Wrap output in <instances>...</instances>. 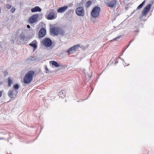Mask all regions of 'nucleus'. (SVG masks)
Wrapping results in <instances>:
<instances>
[{
  "label": "nucleus",
  "mask_w": 154,
  "mask_h": 154,
  "mask_svg": "<svg viewBox=\"0 0 154 154\" xmlns=\"http://www.w3.org/2000/svg\"><path fill=\"white\" fill-rule=\"evenodd\" d=\"M19 37L20 39L23 40V41L25 43H26V42H27V40L25 39V36L23 33H21Z\"/></svg>",
  "instance_id": "16"
},
{
  "label": "nucleus",
  "mask_w": 154,
  "mask_h": 154,
  "mask_svg": "<svg viewBox=\"0 0 154 154\" xmlns=\"http://www.w3.org/2000/svg\"><path fill=\"white\" fill-rule=\"evenodd\" d=\"M68 8V6H66L59 8L57 10V12L58 13H62L65 11Z\"/></svg>",
  "instance_id": "12"
},
{
  "label": "nucleus",
  "mask_w": 154,
  "mask_h": 154,
  "mask_svg": "<svg viewBox=\"0 0 154 154\" xmlns=\"http://www.w3.org/2000/svg\"><path fill=\"white\" fill-rule=\"evenodd\" d=\"M57 17L56 11L53 10L51 9L49 13L47 16V18L48 20H53L55 19Z\"/></svg>",
  "instance_id": "6"
},
{
  "label": "nucleus",
  "mask_w": 154,
  "mask_h": 154,
  "mask_svg": "<svg viewBox=\"0 0 154 154\" xmlns=\"http://www.w3.org/2000/svg\"><path fill=\"white\" fill-rule=\"evenodd\" d=\"M118 58H117L116 59V60L115 61V64H116L117 63H118Z\"/></svg>",
  "instance_id": "28"
},
{
  "label": "nucleus",
  "mask_w": 154,
  "mask_h": 154,
  "mask_svg": "<svg viewBox=\"0 0 154 154\" xmlns=\"http://www.w3.org/2000/svg\"><path fill=\"white\" fill-rule=\"evenodd\" d=\"M42 43L45 47H50L52 45V42L50 39L46 38L42 40Z\"/></svg>",
  "instance_id": "3"
},
{
  "label": "nucleus",
  "mask_w": 154,
  "mask_h": 154,
  "mask_svg": "<svg viewBox=\"0 0 154 154\" xmlns=\"http://www.w3.org/2000/svg\"><path fill=\"white\" fill-rule=\"evenodd\" d=\"M18 91L17 90H9L8 93V96L11 98L14 99L17 94Z\"/></svg>",
  "instance_id": "5"
},
{
  "label": "nucleus",
  "mask_w": 154,
  "mask_h": 154,
  "mask_svg": "<svg viewBox=\"0 0 154 154\" xmlns=\"http://www.w3.org/2000/svg\"><path fill=\"white\" fill-rule=\"evenodd\" d=\"M15 10V9L14 8H11V9L10 10V12L11 13H14Z\"/></svg>",
  "instance_id": "24"
},
{
  "label": "nucleus",
  "mask_w": 154,
  "mask_h": 154,
  "mask_svg": "<svg viewBox=\"0 0 154 154\" xmlns=\"http://www.w3.org/2000/svg\"><path fill=\"white\" fill-rule=\"evenodd\" d=\"M91 1H88L86 3V7L87 8L89 7L91 5Z\"/></svg>",
  "instance_id": "20"
},
{
  "label": "nucleus",
  "mask_w": 154,
  "mask_h": 154,
  "mask_svg": "<svg viewBox=\"0 0 154 154\" xmlns=\"http://www.w3.org/2000/svg\"><path fill=\"white\" fill-rule=\"evenodd\" d=\"M6 8L8 9H10L11 7V6L9 4H7L6 5Z\"/></svg>",
  "instance_id": "25"
},
{
  "label": "nucleus",
  "mask_w": 154,
  "mask_h": 154,
  "mask_svg": "<svg viewBox=\"0 0 154 154\" xmlns=\"http://www.w3.org/2000/svg\"><path fill=\"white\" fill-rule=\"evenodd\" d=\"M39 15L35 14L33 15L29 18V21L31 23H33L37 21V19Z\"/></svg>",
  "instance_id": "11"
},
{
  "label": "nucleus",
  "mask_w": 154,
  "mask_h": 154,
  "mask_svg": "<svg viewBox=\"0 0 154 154\" xmlns=\"http://www.w3.org/2000/svg\"><path fill=\"white\" fill-rule=\"evenodd\" d=\"M125 64L124 63H123V64H124V65L125 66H128V65H126V64L124 62Z\"/></svg>",
  "instance_id": "32"
},
{
  "label": "nucleus",
  "mask_w": 154,
  "mask_h": 154,
  "mask_svg": "<svg viewBox=\"0 0 154 154\" xmlns=\"http://www.w3.org/2000/svg\"><path fill=\"white\" fill-rule=\"evenodd\" d=\"M76 14L79 16H83L85 14V11L83 7H79L75 10Z\"/></svg>",
  "instance_id": "8"
},
{
  "label": "nucleus",
  "mask_w": 154,
  "mask_h": 154,
  "mask_svg": "<svg viewBox=\"0 0 154 154\" xmlns=\"http://www.w3.org/2000/svg\"><path fill=\"white\" fill-rule=\"evenodd\" d=\"M37 42L35 40H34L32 42H31L29 45L32 47H33L34 50L36 49L37 47Z\"/></svg>",
  "instance_id": "15"
},
{
  "label": "nucleus",
  "mask_w": 154,
  "mask_h": 154,
  "mask_svg": "<svg viewBox=\"0 0 154 154\" xmlns=\"http://www.w3.org/2000/svg\"><path fill=\"white\" fill-rule=\"evenodd\" d=\"M46 33V29L44 28H42L40 29L39 32V36L41 37H44Z\"/></svg>",
  "instance_id": "13"
},
{
  "label": "nucleus",
  "mask_w": 154,
  "mask_h": 154,
  "mask_svg": "<svg viewBox=\"0 0 154 154\" xmlns=\"http://www.w3.org/2000/svg\"><path fill=\"white\" fill-rule=\"evenodd\" d=\"M133 41V39L131 41L130 43H131V42H132Z\"/></svg>",
  "instance_id": "34"
},
{
  "label": "nucleus",
  "mask_w": 154,
  "mask_h": 154,
  "mask_svg": "<svg viewBox=\"0 0 154 154\" xmlns=\"http://www.w3.org/2000/svg\"><path fill=\"white\" fill-rule=\"evenodd\" d=\"M34 72L33 71L28 72L23 78V82L25 84H29L32 81Z\"/></svg>",
  "instance_id": "1"
},
{
  "label": "nucleus",
  "mask_w": 154,
  "mask_h": 154,
  "mask_svg": "<svg viewBox=\"0 0 154 154\" xmlns=\"http://www.w3.org/2000/svg\"><path fill=\"white\" fill-rule=\"evenodd\" d=\"M2 95V92L1 91H0V97H1V96Z\"/></svg>",
  "instance_id": "30"
},
{
  "label": "nucleus",
  "mask_w": 154,
  "mask_h": 154,
  "mask_svg": "<svg viewBox=\"0 0 154 154\" xmlns=\"http://www.w3.org/2000/svg\"><path fill=\"white\" fill-rule=\"evenodd\" d=\"M80 45H78L72 47L67 50L66 52L68 54L73 53L75 51H76L80 47Z\"/></svg>",
  "instance_id": "9"
},
{
  "label": "nucleus",
  "mask_w": 154,
  "mask_h": 154,
  "mask_svg": "<svg viewBox=\"0 0 154 154\" xmlns=\"http://www.w3.org/2000/svg\"><path fill=\"white\" fill-rule=\"evenodd\" d=\"M50 64H51L52 65L55 66V67H57L59 66V65L58 63L54 61H51L50 62Z\"/></svg>",
  "instance_id": "17"
},
{
  "label": "nucleus",
  "mask_w": 154,
  "mask_h": 154,
  "mask_svg": "<svg viewBox=\"0 0 154 154\" xmlns=\"http://www.w3.org/2000/svg\"><path fill=\"white\" fill-rule=\"evenodd\" d=\"M50 32L51 34L54 35H57L59 34V28L56 27L53 25H51L50 27Z\"/></svg>",
  "instance_id": "4"
},
{
  "label": "nucleus",
  "mask_w": 154,
  "mask_h": 154,
  "mask_svg": "<svg viewBox=\"0 0 154 154\" xmlns=\"http://www.w3.org/2000/svg\"><path fill=\"white\" fill-rule=\"evenodd\" d=\"M145 3V1H143L142 3L140 4L137 7V9H139L141 8Z\"/></svg>",
  "instance_id": "22"
},
{
  "label": "nucleus",
  "mask_w": 154,
  "mask_h": 154,
  "mask_svg": "<svg viewBox=\"0 0 154 154\" xmlns=\"http://www.w3.org/2000/svg\"><path fill=\"white\" fill-rule=\"evenodd\" d=\"M121 60L124 61V59H122V58L121 57L119 58Z\"/></svg>",
  "instance_id": "31"
},
{
  "label": "nucleus",
  "mask_w": 154,
  "mask_h": 154,
  "mask_svg": "<svg viewBox=\"0 0 154 154\" xmlns=\"http://www.w3.org/2000/svg\"><path fill=\"white\" fill-rule=\"evenodd\" d=\"M151 6V4H148L145 7L143 10L142 12L143 16H145L147 14V12L149 11Z\"/></svg>",
  "instance_id": "10"
},
{
  "label": "nucleus",
  "mask_w": 154,
  "mask_h": 154,
  "mask_svg": "<svg viewBox=\"0 0 154 154\" xmlns=\"http://www.w3.org/2000/svg\"><path fill=\"white\" fill-rule=\"evenodd\" d=\"M8 86H11V85L12 83V80L10 78H8Z\"/></svg>",
  "instance_id": "21"
},
{
  "label": "nucleus",
  "mask_w": 154,
  "mask_h": 154,
  "mask_svg": "<svg viewBox=\"0 0 154 154\" xmlns=\"http://www.w3.org/2000/svg\"><path fill=\"white\" fill-rule=\"evenodd\" d=\"M61 35H63L64 34V32L63 30L59 28V34Z\"/></svg>",
  "instance_id": "19"
},
{
  "label": "nucleus",
  "mask_w": 154,
  "mask_h": 154,
  "mask_svg": "<svg viewBox=\"0 0 154 154\" xmlns=\"http://www.w3.org/2000/svg\"><path fill=\"white\" fill-rule=\"evenodd\" d=\"M27 27L29 29V28H30V26H29V25H27Z\"/></svg>",
  "instance_id": "29"
},
{
  "label": "nucleus",
  "mask_w": 154,
  "mask_h": 154,
  "mask_svg": "<svg viewBox=\"0 0 154 154\" xmlns=\"http://www.w3.org/2000/svg\"><path fill=\"white\" fill-rule=\"evenodd\" d=\"M117 3V0H109V2L107 3L106 4L108 7L112 8L114 7L116 8Z\"/></svg>",
  "instance_id": "7"
},
{
  "label": "nucleus",
  "mask_w": 154,
  "mask_h": 154,
  "mask_svg": "<svg viewBox=\"0 0 154 154\" xmlns=\"http://www.w3.org/2000/svg\"><path fill=\"white\" fill-rule=\"evenodd\" d=\"M121 35H119L117 37L115 38H114L113 40L114 41H116V39L117 38L119 39L121 37Z\"/></svg>",
  "instance_id": "26"
},
{
  "label": "nucleus",
  "mask_w": 154,
  "mask_h": 154,
  "mask_svg": "<svg viewBox=\"0 0 154 154\" xmlns=\"http://www.w3.org/2000/svg\"><path fill=\"white\" fill-rule=\"evenodd\" d=\"M100 9L99 7H95L92 9L91 12V16L93 18H96L98 17L99 15V13Z\"/></svg>",
  "instance_id": "2"
},
{
  "label": "nucleus",
  "mask_w": 154,
  "mask_h": 154,
  "mask_svg": "<svg viewBox=\"0 0 154 154\" xmlns=\"http://www.w3.org/2000/svg\"><path fill=\"white\" fill-rule=\"evenodd\" d=\"M13 87L15 90H16L19 88V86L18 84H16L14 85Z\"/></svg>",
  "instance_id": "23"
},
{
  "label": "nucleus",
  "mask_w": 154,
  "mask_h": 154,
  "mask_svg": "<svg viewBox=\"0 0 154 154\" xmlns=\"http://www.w3.org/2000/svg\"><path fill=\"white\" fill-rule=\"evenodd\" d=\"M45 70L46 71V73L48 71V69L47 68V66H45Z\"/></svg>",
  "instance_id": "27"
},
{
  "label": "nucleus",
  "mask_w": 154,
  "mask_h": 154,
  "mask_svg": "<svg viewBox=\"0 0 154 154\" xmlns=\"http://www.w3.org/2000/svg\"><path fill=\"white\" fill-rule=\"evenodd\" d=\"M130 44V43H129L127 46V48H128V47L129 46V45Z\"/></svg>",
  "instance_id": "33"
},
{
  "label": "nucleus",
  "mask_w": 154,
  "mask_h": 154,
  "mask_svg": "<svg viewBox=\"0 0 154 154\" xmlns=\"http://www.w3.org/2000/svg\"><path fill=\"white\" fill-rule=\"evenodd\" d=\"M58 95L60 97L63 98L65 96L64 91H62L60 92L58 94Z\"/></svg>",
  "instance_id": "18"
},
{
  "label": "nucleus",
  "mask_w": 154,
  "mask_h": 154,
  "mask_svg": "<svg viewBox=\"0 0 154 154\" xmlns=\"http://www.w3.org/2000/svg\"><path fill=\"white\" fill-rule=\"evenodd\" d=\"M31 11L32 12H40L41 11L42 9L38 6H35V8H32L31 10Z\"/></svg>",
  "instance_id": "14"
}]
</instances>
